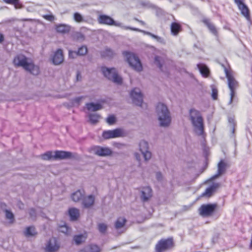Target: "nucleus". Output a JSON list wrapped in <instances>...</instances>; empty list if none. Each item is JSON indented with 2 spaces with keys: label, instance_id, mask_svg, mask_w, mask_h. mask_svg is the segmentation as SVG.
<instances>
[{
  "label": "nucleus",
  "instance_id": "1",
  "mask_svg": "<svg viewBox=\"0 0 252 252\" xmlns=\"http://www.w3.org/2000/svg\"><path fill=\"white\" fill-rule=\"evenodd\" d=\"M13 64L16 67H22L25 70L33 75H37L39 73V68L34 64L32 61L24 55L18 54L15 57L13 61Z\"/></svg>",
  "mask_w": 252,
  "mask_h": 252
},
{
  "label": "nucleus",
  "instance_id": "2",
  "mask_svg": "<svg viewBox=\"0 0 252 252\" xmlns=\"http://www.w3.org/2000/svg\"><path fill=\"white\" fill-rule=\"evenodd\" d=\"M225 76L227 79V85L230 90V99L228 102V105H231L233 101V99L236 94V90L239 87V83L234 78L232 72L224 68Z\"/></svg>",
  "mask_w": 252,
  "mask_h": 252
},
{
  "label": "nucleus",
  "instance_id": "3",
  "mask_svg": "<svg viewBox=\"0 0 252 252\" xmlns=\"http://www.w3.org/2000/svg\"><path fill=\"white\" fill-rule=\"evenodd\" d=\"M157 112L161 126H167L171 122L169 112L167 107L163 103H159L157 106Z\"/></svg>",
  "mask_w": 252,
  "mask_h": 252
},
{
  "label": "nucleus",
  "instance_id": "4",
  "mask_svg": "<svg viewBox=\"0 0 252 252\" xmlns=\"http://www.w3.org/2000/svg\"><path fill=\"white\" fill-rule=\"evenodd\" d=\"M190 116L193 125L199 130L198 134L203 136L204 134L203 120L199 112L194 109H191L190 110Z\"/></svg>",
  "mask_w": 252,
  "mask_h": 252
},
{
  "label": "nucleus",
  "instance_id": "5",
  "mask_svg": "<svg viewBox=\"0 0 252 252\" xmlns=\"http://www.w3.org/2000/svg\"><path fill=\"white\" fill-rule=\"evenodd\" d=\"M174 246L175 243L172 237L162 238L156 244L155 248V252H164L172 249Z\"/></svg>",
  "mask_w": 252,
  "mask_h": 252
},
{
  "label": "nucleus",
  "instance_id": "6",
  "mask_svg": "<svg viewBox=\"0 0 252 252\" xmlns=\"http://www.w3.org/2000/svg\"><path fill=\"white\" fill-rule=\"evenodd\" d=\"M123 54L126 58L127 61L130 66L134 70L137 71H140L142 70L141 62L135 54L128 52H125Z\"/></svg>",
  "mask_w": 252,
  "mask_h": 252
},
{
  "label": "nucleus",
  "instance_id": "7",
  "mask_svg": "<svg viewBox=\"0 0 252 252\" xmlns=\"http://www.w3.org/2000/svg\"><path fill=\"white\" fill-rule=\"evenodd\" d=\"M101 71L104 75L108 79L119 84L122 83V78L118 74L115 68L102 67Z\"/></svg>",
  "mask_w": 252,
  "mask_h": 252
},
{
  "label": "nucleus",
  "instance_id": "8",
  "mask_svg": "<svg viewBox=\"0 0 252 252\" xmlns=\"http://www.w3.org/2000/svg\"><path fill=\"white\" fill-rule=\"evenodd\" d=\"M61 248V242L56 237L50 238L46 243L44 248L46 252H58Z\"/></svg>",
  "mask_w": 252,
  "mask_h": 252
},
{
  "label": "nucleus",
  "instance_id": "9",
  "mask_svg": "<svg viewBox=\"0 0 252 252\" xmlns=\"http://www.w3.org/2000/svg\"><path fill=\"white\" fill-rule=\"evenodd\" d=\"M216 204H207L202 205L198 209L199 214L203 217L211 216L217 208Z\"/></svg>",
  "mask_w": 252,
  "mask_h": 252
},
{
  "label": "nucleus",
  "instance_id": "10",
  "mask_svg": "<svg viewBox=\"0 0 252 252\" xmlns=\"http://www.w3.org/2000/svg\"><path fill=\"white\" fill-rule=\"evenodd\" d=\"M126 133L123 129L121 128H116L113 130L104 131L102 134L103 138L105 139L115 138L124 137Z\"/></svg>",
  "mask_w": 252,
  "mask_h": 252
},
{
  "label": "nucleus",
  "instance_id": "11",
  "mask_svg": "<svg viewBox=\"0 0 252 252\" xmlns=\"http://www.w3.org/2000/svg\"><path fill=\"white\" fill-rule=\"evenodd\" d=\"M92 151L95 155L100 157L109 156L112 154V151L110 148L99 146H94L92 148Z\"/></svg>",
  "mask_w": 252,
  "mask_h": 252
},
{
  "label": "nucleus",
  "instance_id": "12",
  "mask_svg": "<svg viewBox=\"0 0 252 252\" xmlns=\"http://www.w3.org/2000/svg\"><path fill=\"white\" fill-rule=\"evenodd\" d=\"M133 102L138 106H141L143 102V94L138 88H134L130 93Z\"/></svg>",
  "mask_w": 252,
  "mask_h": 252
},
{
  "label": "nucleus",
  "instance_id": "13",
  "mask_svg": "<svg viewBox=\"0 0 252 252\" xmlns=\"http://www.w3.org/2000/svg\"><path fill=\"white\" fill-rule=\"evenodd\" d=\"M73 158V155L71 152L57 150L55 151V155L53 156V159H64L71 158Z\"/></svg>",
  "mask_w": 252,
  "mask_h": 252
},
{
  "label": "nucleus",
  "instance_id": "14",
  "mask_svg": "<svg viewBox=\"0 0 252 252\" xmlns=\"http://www.w3.org/2000/svg\"><path fill=\"white\" fill-rule=\"evenodd\" d=\"M98 21L99 23L109 25L120 26L121 23L115 21L111 17H98Z\"/></svg>",
  "mask_w": 252,
  "mask_h": 252
},
{
  "label": "nucleus",
  "instance_id": "15",
  "mask_svg": "<svg viewBox=\"0 0 252 252\" xmlns=\"http://www.w3.org/2000/svg\"><path fill=\"white\" fill-rule=\"evenodd\" d=\"M52 61L54 64L58 65L63 61V51L59 49L54 54Z\"/></svg>",
  "mask_w": 252,
  "mask_h": 252
},
{
  "label": "nucleus",
  "instance_id": "16",
  "mask_svg": "<svg viewBox=\"0 0 252 252\" xmlns=\"http://www.w3.org/2000/svg\"><path fill=\"white\" fill-rule=\"evenodd\" d=\"M243 16H250V11L248 6L244 3L243 0H239L235 2Z\"/></svg>",
  "mask_w": 252,
  "mask_h": 252
},
{
  "label": "nucleus",
  "instance_id": "17",
  "mask_svg": "<svg viewBox=\"0 0 252 252\" xmlns=\"http://www.w3.org/2000/svg\"><path fill=\"white\" fill-rule=\"evenodd\" d=\"M227 165V163L224 160H221L218 164L217 173L212 177V179H215L224 173Z\"/></svg>",
  "mask_w": 252,
  "mask_h": 252
},
{
  "label": "nucleus",
  "instance_id": "18",
  "mask_svg": "<svg viewBox=\"0 0 252 252\" xmlns=\"http://www.w3.org/2000/svg\"><path fill=\"white\" fill-rule=\"evenodd\" d=\"M202 22L207 26L210 32L216 37H218L219 33L218 30L215 25L209 19H204Z\"/></svg>",
  "mask_w": 252,
  "mask_h": 252
},
{
  "label": "nucleus",
  "instance_id": "19",
  "mask_svg": "<svg viewBox=\"0 0 252 252\" xmlns=\"http://www.w3.org/2000/svg\"><path fill=\"white\" fill-rule=\"evenodd\" d=\"M219 187L218 184H214L209 187L207 188L204 192H203L202 194V197H210L212 196L214 193L216 191L217 189Z\"/></svg>",
  "mask_w": 252,
  "mask_h": 252
},
{
  "label": "nucleus",
  "instance_id": "20",
  "mask_svg": "<svg viewBox=\"0 0 252 252\" xmlns=\"http://www.w3.org/2000/svg\"><path fill=\"white\" fill-rule=\"evenodd\" d=\"M94 203V196L90 195L83 199L82 204L85 208H89L92 207Z\"/></svg>",
  "mask_w": 252,
  "mask_h": 252
},
{
  "label": "nucleus",
  "instance_id": "21",
  "mask_svg": "<svg viewBox=\"0 0 252 252\" xmlns=\"http://www.w3.org/2000/svg\"><path fill=\"white\" fill-rule=\"evenodd\" d=\"M197 67L203 77L207 78L209 76L210 71L206 65L203 63H198L197 64Z\"/></svg>",
  "mask_w": 252,
  "mask_h": 252
},
{
  "label": "nucleus",
  "instance_id": "22",
  "mask_svg": "<svg viewBox=\"0 0 252 252\" xmlns=\"http://www.w3.org/2000/svg\"><path fill=\"white\" fill-rule=\"evenodd\" d=\"M141 197L144 201L148 200L152 196V190L149 187L144 188L141 191Z\"/></svg>",
  "mask_w": 252,
  "mask_h": 252
},
{
  "label": "nucleus",
  "instance_id": "23",
  "mask_svg": "<svg viewBox=\"0 0 252 252\" xmlns=\"http://www.w3.org/2000/svg\"><path fill=\"white\" fill-rule=\"evenodd\" d=\"M182 28L181 24L177 22H173L171 25V32L173 35H177L182 32Z\"/></svg>",
  "mask_w": 252,
  "mask_h": 252
},
{
  "label": "nucleus",
  "instance_id": "24",
  "mask_svg": "<svg viewBox=\"0 0 252 252\" xmlns=\"http://www.w3.org/2000/svg\"><path fill=\"white\" fill-rule=\"evenodd\" d=\"M85 194L84 190H78L72 193L71 198L74 202H78L84 198Z\"/></svg>",
  "mask_w": 252,
  "mask_h": 252
},
{
  "label": "nucleus",
  "instance_id": "25",
  "mask_svg": "<svg viewBox=\"0 0 252 252\" xmlns=\"http://www.w3.org/2000/svg\"><path fill=\"white\" fill-rule=\"evenodd\" d=\"M70 27L63 24H59L56 26V30L59 33H66L69 32Z\"/></svg>",
  "mask_w": 252,
  "mask_h": 252
},
{
  "label": "nucleus",
  "instance_id": "26",
  "mask_svg": "<svg viewBox=\"0 0 252 252\" xmlns=\"http://www.w3.org/2000/svg\"><path fill=\"white\" fill-rule=\"evenodd\" d=\"M86 106L89 111H96L102 108V106L100 104H95L93 102L87 103Z\"/></svg>",
  "mask_w": 252,
  "mask_h": 252
},
{
  "label": "nucleus",
  "instance_id": "27",
  "mask_svg": "<svg viewBox=\"0 0 252 252\" xmlns=\"http://www.w3.org/2000/svg\"><path fill=\"white\" fill-rule=\"evenodd\" d=\"M3 1L5 3L13 5L16 9H20L23 7L20 0H3Z\"/></svg>",
  "mask_w": 252,
  "mask_h": 252
},
{
  "label": "nucleus",
  "instance_id": "28",
  "mask_svg": "<svg viewBox=\"0 0 252 252\" xmlns=\"http://www.w3.org/2000/svg\"><path fill=\"white\" fill-rule=\"evenodd\" d=\"M115 55V53L111 49L106 48L101 52V56L104 58H112Z\"/></svg>",
  "mask_w": 252,
  "mask_h": 252
},
{
  "label": "nucleus",
  "instance_id": "29",
  "mask_svg": "<svg viewBox=\"0 0 252 252\" xmlns=\"http://www.w3.org/2000/svg\"><path fill=\"white\" fill-rule=\"evenodd\" d=\"M87 237V235L86 233L84 234L77 235L74 236L73 240L75 241L76 244L80 245L85 241Z\"/></svg>",
  "mask_w": 252,
  "mask_h": 252
},
{
  "label": "nucleus",
  "instance_id": "30",
  "mask_svg": "<svg viewBox=\"0 0 252 252\" xmlns=\"http://www.w3.org/2000/svg\"><path fill=\"white\" fill-rule=\"evenodd\" d=\"M126 222V220L124 217H119L115 224V228L117 229L123 227Z\"/></svg>",
  "mask_w": 252,
  "mask_h": 252
},
{
  "label": "nucleus",
  "instance_id": "31",
  "mask_svg": "<svg viewBox=\"0 0 252 252\" xmlns=\"http://www.w3.org/2000/svg\"><path fill=\"white\" fill-rule=\"evenodd\" d=\"M68 212L71 220H76L79 217V211L77 209L70 208Z\"/></svg>",
  "mask_w": 252,
  "mask_h": 252
},
{
  "label": "nucleus",
  "instance_id": "32",
  "mask_svg": "<svg viewBox=\"0 0 252 252\" xmlns=\"http://www.w3.org/2000/svg\"><path fill=\"white\" fill-rule=\"evenodd\" d=\"M24 234L27 237L34 236L36 235L37 232L35 231V227L34 226H31L26 228Z\"/></svg>",
  "mask_w": 252,
  "mask_h": 252
},
{
  "label": "nucleus",
  "instance_id": "33",
  "mask_svg": "<svg viewBox=\"0 0 252 252\" xmlns=\"http://www.w3.org/2000/svg\"><path fill=\"white\" fill-rule=\"evenodd\" d=\"M89 121L93 125L96 124L100 118V115L96 114H91L89 115Z\"/></svg>",
  "mask_w": 252,
  "mask_h": 252
},
{
  "label": "nucleus",
  "instance_id": "34",
  "mask_svg": "<svg viewBox=\"0 0 252 252\" xmlns=\"http://www.w3.org/2000/svg\"><path fill=\"white\" fill-rule=\"evenodd\" d=\"M87 252H100V248L95 244H90L87 248Z\"/></svg>",
  "mask_w": 252,
  "mask_h": 252
},
{
  "label": "nucleus",
  "instance_id": "35",
  "mask_svg": "<svg viewBox=\"0 0 252 252\" xmlns=\"http://www.w3.org/2000/svg\"><path fill=\"white\" fill-rule=\"evenodd\" d=\"M53 152L51 151L46 152V153L41 154L40 157L44 160H50L53 159Z\"/></svg>",
  "mask_w": 252,
  "mask_h": 252
},
{
  "label": "nucleus",
  "instance_id": "36",
  "mask_svg": "<svg viewBox=\"0 0 252 252\" xmlns=\"http://www.w3.org/2000/svg\"><path fill=\"white\" fill-rule=\"evenodd\" d=\"M164 63V60L163 58L159 56H156L155 58V63L161 69L163 63Z\"/></svg>",
  "mask_w": 252,
  "mask_h": 252
},
{
  "label": "nucleus",
  "instance_id": "37",
  "mask_svg": "<svg viewBox=\"0 0 252 252\" xmlns=\"http://www.w3.org/2000/svg\"><path fill=\"white\" fill-rule=\"evenodd\" d=\"M88 52V49L86 46H82L79 48L77 53L79 56H84Z\"/></svg>",
  "mask_w": 252,
  "mask_h": 252
},
{
  "label": "nucleus",
  "instance_id": "38",
  "mask_svg": "<svg viewBox=\"0 0 252 252\" xmlns=\"http://www.w3.org/2000/svg\"><path fill=\"white\" fill-rule=\"evenodd\" d=\"M148 143L145 141H141L139 143V149L141 152L148 150Z\"/></svg>",
  "mask_w": 252,
  "mask_h": 252
},
{
  "label": "nucleus",
  "instance_id": "39",
  "mask_svg": "<svg viewBox=\"0 0 252 252\" xmlns=\"http://www.w3.org/2000/svg\"><path fill=\"white\" fill-rule=\"evenodd\" d=\"M107 225L104 223H100L98 225V230L101 233H105L107 230Z\"/></svg>",
  "mask_w": 252,
  "mask_h": 252
},
{
  "label": "nucleus",
  "instance_id": "40",
  "mask_svg": "<svg viewBox=\"0 0 252 252\" xmlns=\"http://www.w3.org/2000/svg\"><path fill=\"white\" fill-rule=\"evenodd\" d=\"M218 90L214 86L212 87V94L211 96L214 100H217L218 99Z\"/></svg>",
  "mask_w": 252,
  "mask_h": 252
},
{
  "label": "nucleus",
  "instance_id": "41",
  "mask_svg": "<svg viewBox=\"0 0 252 252\" xmlns=\"http://www.w3.org/2000/svg\"><path fill=\"white\" fill-rule=\"evenodd\" d=\"M5 216L7 219H8L10 220V222L12 223L14 221V215L13 213L7 210H5Z\"/></svg>",
  "mask_w": 252,
  "mask_h": 252
},
{
  "label": "nucleus",
  "instance_id": "42",
  "mask_svg": "<svg viewBox=\"0 0 252 252\" xmlns=\"http://www.w3.org/2000/svg\"><path fill=\"white\" fill-rule=\"evenodd\" d=\"M60 231L66 234H68L70 232V228L66 225H64L60 227Z\"/></svg>",
  "mask_w": 252,
  "mask_h": 252
},
{
  "label": "nucleus",
  "instance_id": "43",
  "mask_svg": "<svg viewBox=\"0 0 252 252\" xmlns=\"http://www.w3.org/2000/svg\"><path fill=\"white\" fill-rule=\"evenodd\" d=\"M141 152L143 155L145 160H148L151 158L152 154L151 153L148 151V150H146V151Z\"/></svg>",
  "mask_w": 252,
  "mask_h": 252
},
{
  "label": "nucleus",
  "instance_id": "44",
  "mask_svg": "<svg viewBox=\"0 0 252 252\" xmlns=\"http://www.w3.org/2000/svg\"><path fill=\"white\" fill-rule=\"evenodd\" d=\"M85 98V96H80L78 97H76L73 99L72 101V104L73 105H79L80 104V102L81 100Z\"/></svg>",
  "mask_w": 252,
  "mask_h": 252
},
{
  "label": "nucleus",
  "instance_id": "45",
  "mask_svg": "<svg viewBox=\"0 0 252 252\" xmlns=\"http://www.w3.org/2000/svg\"><path fill=\"white\" fill-rule=\"evenodd\" d=\"M106 121L109 125H113L116 122V118L114 115H110L107 118Z\"/></svg>",
  "mask_w": 252,
  "mask_h": 252
},
{
  "label": "nucleus",
  "instance_id": "46",
  "mask_svg": "<svg viewBox=\"0 0 252 252\" xmlns=\"http://www.w3.org/2000/svg\"><path fill=\"white\" fill-rule=\"evenodd\" d=\"M68 55H69V57L70 58H72V59H74L78 56L77 52L70 51V50L69 51Z\"/></svg>",
  "mask_w": 252,
  "mask_h": 252
},
{
  "label": "nucleus",
  "instance_id": "47",
  "mask_svg": "<svg viewBox=\"0 0 252 252\" xmlns=\"http://www.w3.org/2000/svg\"><path fill=\"white\" fill-rule=\"evenodd\" d=\"M146 34L151 36L152 37L157 39V40H159L160 39V37H158L157 35H156L150 32H145Z\"/></svg>",
  "mask_w": 252,
  "mask_h": 252
},
{
  "label": "nucleus",
  "instance_id": "48",
  "mask_svg": "<svg viewBox=\"0 0 252 252\" xmlns=\"http://www.w3.org/2000/svg\"><path fill=\"white\" fill-rule=\"evenodd\" d=\"M74 19L75 22L80 23L83 21V17H74Z\"/></svg>",
  "mask_w": 252,
  "mask_h": 252
},
{
  "label": "nucleus",
  "instance_id": "49",
  "mask_svg": "<svg viewBox=\"0 0 252 252\" xmlns=\"http://www.w3.org/2000/svg\"><path fill=\"white\" fill-rule=\"evenodd\" d=\"M81 79H82V76H81V73H80V71H77V74H76V80L77 81H80V80H81Z\"/></svg>",
  "mask_w": 252,
  "mask_h": 252
},
{
  "label": "nucleus",
  "instance_id": "50",
  "mask_svg": "<svg viewBox=\"0 0 252 252\" xmlns=\"http://www.w3.org/2000/svg\"><path fill=\"white\" fill-rule=\"evenodd\" d=\"M156 10L158 13V14H160V15L162 14V11L160 8H156Z\"/></svg>",
  "mask_w": 252,
  "mask_h": 252
},
{
  "label": "nucleus",
  "instance_id": "51",
  "mask_svg": "<svg viewBox=\"0 0 252 252\" xmlns=\"http://www.w3.org/2000/svg\"><path fill=\"white\" fill-rule=\"evenodd\" d=\"M162 175L161 173L158 172L157 173V178L158 180H160L161 178Z\"/></svg>",
  "mask_w": 252,
  "mask_h": 252
},
{
  "label": "nucleus",
  "instance_id": "52",
  "mask_svg": "<svg viewBox=\"0 0 252 252\" xmlns=\"http://www.w3.org/2000/svg\"><path fill=\"white\" fill-rule=\"evenodd\" d=\"M46 20L48 21H52L54 20L55 17H44Z\"/></svg>",
  "mask_w": 252,
  "mask_h": 252
},
{
  "label": "nucleus",
  "instance_id": "53",
  "mask_svg": "<svg viewBox=\"0 0 252 252\" xmlns=\"http://www.w3.org/2000/svg\"><path fill=\"white\" fill-rule=\"evenodd\" d=\"M30 215L31 216H32V215H34L35 214V210L33 209H31L30 210Z\"/></svg>",
  "mask_w": 252,
  "mask_h": 252
},
{
  "label": "nucleus",
  "instance_id": "54",
  "mask_svg": "<svg viewBox=\"0 0 252 252\" xmlns=\"http://www.w3.org/2000/svg\"><path fill=\"white\" fill-rule=\"evenodd\" d=\"M4 40V37L3 35L0 33V43H1Z\"/></svg>",
  "mask_w": 252,
  "mask_h": 252
},
{
  "label": "nucleus",
  "instance_id": "55",
  "mask_svg": "<svg viewBox=\"0 0 252 252\" xmlns=\"http://www.w3.org/2000/svg\"><path fill=\"white\" fill-rule=\"evenodd\" d=\"M250 248L251 249H252V240H251V243H250Z\"/></svg>",
  "mask_w": 252,
  "mask_h": 252
},
{
  "label": "nucleus",
  "instance_id": "56",
  "mask_svg": "<svg viewBox=\"0 0 252 252\" xmlns=\"http://www.w3.org/2000/svg\"><path fill=\"white\" fill-rule=\"evenodd\" d=\"M74 16H81V15L78 13H75L74 14Z\"/></svg>",
  "mask_w": 252,
  "mask_h": 252
},
{
  "label": "nucleus",
  "instance_id": "57",
  "mask_svg": "<svg viewBox=\"0 0 252 252\" xmlns=\"http://www.w3.org/2000/svg\"><path fill=\"white\" fill-rule=\"evenodd\" d=\"M140 23L142 25H145V23L143 22V21H139Z\"/></svg>",
  "mask_w": 252,
  "mask_h": 252
},
{
  "label": "nucleus",
  "instance_id": "58",
  "mask_svg": "<svg viewBox=\"0 0 252 252\" xmlns=\"http://www.w3.org/2000/svg\"><path fill=\"white\" fill-rule=\"evenodd\" d=\"M234 130H235V128H234V127H233V130H232V131H233V133L234 132Z\"/></svg>",
  "mask_w": 252,
  "mask_h": 252
},
{
  "label": "nucleus",
  "instance_id": "59",
  "mask_svg": "<svg viewBox=\"0 0 252 252\" xmlns=\"http://www.w3.org/2000/svg\"><path fill=\"white\" fill-rule=\"evenodd\" d=\"M247 17V18L248 19V20H249V19H250V17H249V16H248V17Z\"/></svg>",
  "mask_w": 252,
  "mask_h": 252
},
{
  "label": "nucleus",
  "instance_id": "60",
  "mask_svg": "<svg viewBox=\"0 0 252 252\" xmlns=\"http://www.w3.org/2000/svg\"><path fill=\"white\" fill-rule=\"evenodd\" d=\"M137 156V154H136V156ZM136 158L138 159V157H136Z\"/></svg>",
  "mask_w": 252,
  "mask_h": 252
},
{
  "label": "nucleus",
  "instance_id": "61",
  "mask_svg": "<svg viewBox=\"0 0 252 252\" xmlns=\"http://www.w3.org/2000/svg\"><path fill=\"white\" fill-rule=\"evenodd\" d=\"M45 16H49V15H46Z\"/></svg>",
  "mask_w": 252,
  "mask_h": 252
}]
</instances>
